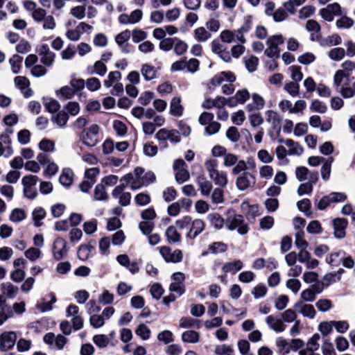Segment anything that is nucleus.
Masks as SVG:
<instances>
[{"label": "nucleus", "instance_id": "obj_1", "mask_svg": "<svg viewBox=\"0 0 355 355\" xmlns=\"http://www.w3.org/2000/svg\"><path fill=\"white\" fill-rule=\"evenodd\" d=\"M144 172V169L143 168L137 167L134 171V173H128L124 175L120 180V182H125V184H129L132 190L139 189L146 186L143 180Z\"/></svg>", "mask_w": 355, "mask_h": 355}, {"label": "nucleus", "instance_id": "obj_2", "mask_svg": "<svg viewBox=\"0 0 355 355\" xmlns=\"http://www.w3.org/2000/svg\"><path fill=\"white\" fill-rule=\"evenodd\" d=\"M284 38L282 35H275L267 39V48L264 54L270 58H278L279 57L280 49L279 46L284 44Z\"/></svg>", "mask_w": 355, "mask_h": 355}, {"label": "nucleus", "instance_id": "obj_3", "mask_svg": "<svg viewBox=\"0 0 355 355\" xmlns=\"http://www.w3.org/2000/svg\"><path fill=\"white\" fill-rule=\"evenodd\" d=\"M38 180V177L33 175H28L22 178L23 192L26 198L33 200L36 197L35 185Z\"/></svg>", "mask_w": 355, "mask_h": 355}, {"label": "nucleus", "instance_id": "obj_4", "mask_svg": "<svg viewBox=\"0 0 355 355\" xmlns=\"http://www.w3.org/2000/svg\"><path fill=\"white\" fill-rule=\"evenodd\" d=\"M279 108L283 112L289 114L302 113L306 107V103L304 100H297L294 104L289 100H282L278 103Z\"/></svg>", "mask_w": 355, "mask_h": 355}, {"label": "nucleus", "instance_id": "obj_5", "mask_svg": "<svg viewBox=\"0 0 355 355\" xmlns=\"http://www.w3.org/2000/svg\"><path fill=\"white\" fill-rule=\"evenodd\" d=\"M225 224L227 230L233 231L236 229L240 235H245L248 232V226L244 222L241 215L236 214L232 218H228Z\"/></svg>", "mask_w": 355, "mask_h": 355}, {"label": "nucleus", "instance_id": "obj_6", "mask_svg": "<svg viewBox=\"0 0 355 355\" xmlns=\"http://www.w3.org/2000/svg\"><path fill=\"white\" fill-rule=\"evenodd\" d=\"M173 167L177 183L181 184L189 180L190 174L187 168V164L183 159L175 160Z\"/></svg>", "mask_w": 355, "mask_h": 355}, {"label": "nucleus", "instance_id": "obj_7", "mask_svg": "<svg viewBox=\"0 0 355 355\" xmlns=\"http://www.w3.org/2000/svg\"><path fill=\"white\" fill-rule=\"evenodd\" d=\"M162 258L166 263H177L183 259V253L182 250L176 249L172 251L168 246L164 245L158 248Z\"/></svg>", "mask_w": 355, "mask_h": 355}, {"label": "nucleus", "instance_id": "obj_8", "mask_svg": "<svg viewBox=\"0 0 355 355\" xmlns=\"http://www.w3.org/2000/svg\"><path fill=\"white\" fill-rule=\"evenodd\" d=\"M99 131V126L97 124H92L85 128L81 135L83 141L89 146H94L98 141L97 135Z\"/></svg>", "mask_w": 355, "mask_h": 355}, {"label": "nucleus", "instance_id": "obj_9", "mask_svg": "<svg viewBox=\"0 0 355 355\" xmlns=\"http://www.w3.org/2000/svg\"><path fill=\"white\" fill-rule=\"evenodd\" d=\"M17 339L15 331H4L0 335V350L6 352L11 349L15 345Z\"/></svg>", "mask_w": 355, "mask_h": 355}, {"label": "nucleus", "instance_id": "obj_10", "mask_svg": "<svg viewBox=\"0 0 355 355\" xmlns=\"http://www.w3.org/2000/svg\"><path fill=\"white\" fill-rule=\"evenodd\" d=\"M256 184L255 177L250 173L244 172L236 180V188L239 191H245L252 187Z\"/></svg>", "mask_w": 355, "mask_h": 355}, {"label": "nucleus", "instance_id": "obj_11", "mask_svg": "<svg viewBox=\"0 0 355 355\" xmlns=\"http://www.w3.org/2000/svg\"><path fill=\"white\" fill-rule=\"evenodd\" d=\"M155 138L158 141L169 140L172 143H178L180 141V137L177 130H168L166 128L159 130L155 135Z\"/></svg>", "mask_w": 355, "mask_h": 355}, {"label": "nucleus", "instance_id": "obj_12", "mask_svg": "<svg viewBox=\"0 0 355 355\" xmlns=\"http://www.w3.org/2000/svg\"><path fill=\"white\" fill-rule=\"evenodd\" d=\"M14 83L25 98H29L33 94V91L30 88V81L26 77L18 76L15 78Z\"/></svg>", "mask_w": 355, "mask_h": 355}, {"label": "nucleus", "instance_id": "obj_13", "mask_svg": "<svg viewBox=\"0 0 355 355\" xmlns=\"http://www.w3.org/2000/svg\"><path fill=\"white\" fill-rule=\"evenodd\" d=\"M293 307L304 317L312 319L316 314L314 306L311 304H306L303 301L297 302Z\"/></svg>", "mask_w": 355, "mask_h": 355}, {"label": "nucleus", "instance_id": "obj_14", "mask_svg": "<svg viewBox=\"0 0 355 355\" xmlns=\"http://www.w3.org/2000/svg\"><path fill=\"white\" fill-rule=\"evenodd\" d=\"M131 37V31L129 30H125L115 37V42L120 47L122 52L125 53H129L128 49V40Z\"/></svg>", "mask_w": 355, "mask_h": 355}, {"label": "nucleus", "instance_id": "obj_15", "mask_svg": "<svg viewBox=\"0 0 355 355\" xmlns=\"http://www.w3.org/2000/svg\"><path fill=\"white\" fill-rule=\"evenodd\" d=\"M53 252L55 259L64 258L67 254V242L62 239H57L53 243Z\"/></svg>", "mask_w": 355, "mask_h": 355}, {"label": "nucleus", "instance_id": "obj_16", "mask_svg": "<svg viewBox=\"0 0 355 355\" xmlns=\"http://www.w3.org/2000/svg\"><path fill=\"white\" fill-rule=\"evenodd\" d=\"M266 322L271 329L276 332H283L286 329V325L282 320L273 315L267 316Z\"/></svg>", "mask_w": 355, "mask_h": 355}, {"label": "nucleus", "instance_id": "obj_17", "mask_svg": "<svg viewBox=\"0 0 355 355\" xmlns=\"http://www.w3.org/2000/svg\"><path fill=\"white\" fill-rule=\"evenodd\" d=\"M235 80L236 77L234 73L232 71H223L212 78L210 83L212 86H218L223 84L225 80L232 83L234 82Z\"/></svg>", "mask_w": 355, "mask_h": 355}, {"label": "nucleus", "instance_id": "obj_18", "mask_svg": "<svg viewBox=\"0 0 355 355\" xmlns=\"http://www.w3.org/2000/svg\"><path fill=\"white\" fill-rule=\"evenodd\" d=\"M347 224V220L345 218H338L333 220L334 235L337 239H343L345 236V229Z\"/></svg>", "mask_w": 355, "mask_h": 355}, {"label": "nucleus", "instance_id": "obj_19", "mask_svg": "<svg viewBox=\"0 0 355 355\" xmlns=\"http://www.w3.org/2000/svg\"><path fill=\"white\" fill-rule=\"evenodd\" d=\"M295 174L297 180L300 182H304L305 180L311 181V178L313 176L318 178L317 172H311L305 166L297 167Z\"/></svg>", "mask_w": 355, "mask_h": 355}, {"label": "nucleus", "instance_id": "obj_20", "mask_svg": "<svg viewBox=\"0 0 355 355\" xmlns=\"http://www.w3.org/2000/svg\"><path fill=\"white\" fill-rule=\"evenodd\" d=\"M205 223L201 219H195L191 223V228L187 233V237L191 239H194L199 235L205 229Z\"/></svg>", "mask_w": 355, "mask_h": 355}, {"label": "nucleus", "instance_id": "obj_21", "mask_svg": "<svg viewBox=\"0 0 355 355\" xmlns=\"http://www.w3.org/2000/svg\"><path fill=\"white\" fill-rule=\"evenodd\" d=\"M250 98V94L247 89L239 90L234 96L229 98V105L235 106L238 103L243 104Z\"/></svg>", "mask_w": 355, "mask_h": 355}, {"label": "nucleus", "instance_id": "obj_22", "mask_svg": "<svg viewBox=\"0 0 355 355\" xmlns=\"http://www.w3.org/2000/svg\"><path fill=\"white\" fill-rule=\"evenodd\" d=\"M209 177L218 187H225L227 184V173L225 171L218 169Z\"/></svg>", "mask_w": 355, "mask_h": 355}, {"label": "nucleus", "instance_id": "obj_23", "mask_svg": "<svg viewBox=\"0 0 355 355\" xmlns=\"http://www.w3.org/2000/svg\"><path fill=\"white\" fill-rule=\"evenodd\" d=\"M141 73L147 81L152 80L157 78V70L150 64H144L141 67Z\"/></svg>", "mask_w": 355, "mask_h": 355}, {"label": "nucleus", "instance_id": "obj_24", "mask_svg": "<svg viewBox=\"0 0 355 355\" xmlns=\"http://www.w3.org/2000/svg\"><path fill=\"white\" fill-rule=\"evenodd\" d=\"M107 71V67L102 60H97L92 67H87V71L89 74H96L101 77L104 76Z\"/></svg>", "mask_w": 355, "mask_h": 355}, {"label": "nucleus", "instance_id": "obj_25", "mask_svg": "<svg viewBox=\"0 0 355 355\" xmlns=\"http://www.w3.org/2000/svg\"><path fill=\"white\" fill-rule=\"evenodd\" d=\"M183 106L181 105L180 97H173L170 103V114L174 116L180 117L183 114Z\"/></svg>", "mask_w": 355, "mask_h": 355}, {"label": "nucleus", "instance_id": "obj_26", "mask_svg": "<svg viewBox=\"0 0 355 355\" xmlns=\"http://www.w3.org/2000/svg\"><path fill=\"white\" fill-rule=\"evenodd\" d=\"M193 35L194 39L198 42H206L211 37V34L203 26L196 28Z\"/></svg>", "mask_w": 355, "mask_h": 355}, {"label": "nucleus", "instance_id": "obj_27", "mask_svg": "<svg viewBox=\"0 0 355 355\" xmlns=\"http://www.w3.org/2000/svg\"><path fill=\"white\" fill-rule=\"evenodd\" d=\"M285 144L288 148V154L289 155H301L303 152L304 149L302 146L298 144L297 142L294 141L291 139H288L285 141Z\"/></svg>", "mask_w": 355, "mask_h": 355}, {"label": "nucleus", "instance_id": "obj_28", "mask_svg": "<svg viewBox=\"0 0 355 355\" xmlns=\"http://www.w3.org/2000/svg\"><path fill=\"white\" fill-rule=\"evenodd\" d=\"M318 180V178L313 176L311 181L301 184L297 189V193L300 196L311 193L313 191V186Z\"/></svg>", "mask_w": 355, "mask_h": 355}, {"label": "nucleus", "instance_id": "obj_29", "mask_svg": "<svg viewBox=\"0 0 355 355\" xmlns=\"http://www.w3.org/2000/svg\"><path fill=\"white\" fill-rule=\"evenodd\" d=\"M167 241L168 243H175L181 241V234L178 232L174 226H169L165 232Z\"/></svg>", "mask_w": 355, "mask_h": 355}, {"label": "nucleus", "instance_id": "obj_30", "mask_svg": "<svg viewBox=\"0 0 355 355\" xmlns=\"http://www.w3.org/2000/svg\"><path fill=\"white\" fill-rule=\"evenodd\" d=\"M243 262L241 260H235L232 262L225 263L222 268V270L225 273H236L243 268Z\"/></svg>", "mask_w": 355, "mask_h": 355}, {"label": "nucleus", "instance_id": "obj_31", "mask_svg": "<svg viewBox=\"0 0 355 355\" xmlns=\"http://www.w3.org/2000/svg\"><path fill=\"white\" fill-rule=\"evenodd\" d=\"M334 161V157H330L326 159L325 161L323 162V164L321 168V176L324 181H327L330 178L331 172V165Z\"/></svg>", "mask_w": 355, "mask_h": 355}, {"label": "nucleus", "instance_id": "obj_32", "mask_svg": "<svg viewBox=\"0 0 355 355\" xmlns=\"http://www.w3.org/2000/svg\"><path fill=\"white\" fill-rule=\"evenodd\" d=\"M55 93L57 96L62 100L71 99L76 94L75 90L68 85L62 87Z\"/></svg>", "mask_w": 355, "mask_h": 355}, {"label": "nucleus", "instance_id": "obj_33", "mask_svg": "<svg viewBox=\"0 0 355 355\" xmlns=\"http://www.w3.org/2000/svg\"><path fill=\"white\" fill-rule=\"evenodd\" d=\"M1 291L8 298H13L17 293L18 288L10 282H4L1 284Z\"/></svg>", "mask_w": 355, "mask_h": 355}, {"label": "nucleus", "instance_id": "obj_34", "mask_svg": "<svg viewBox=\"0 0 355 355\" xmlns=\"http://www.w3.org/2000/svg\"><path fill=\"white\" fill-rule=\"evenodd\" d=\"M73 171L69 168H64L60 176L59 181L62 185L69 187L73 182Z\"/></svg>", "mask_w": 355, "mask_h": 355}, {"label": "nucleus", "instance_id": "obj_35", "mask_svg": "<svg viewBox=\"0 0 355 355\" xmlns=\"http://www.w3.org/2000/svg\"><path fill=\"white\" fill-rule=\"evenodd\" d=\"M342 42V39L338 34H334L320 41V45L324 47L336 46Z\"/></svg>", "mask_w": 355, "mask_h": 355}, {"label": "nucleus", "instance_id": "obj_36", "mask_svg": "<svg viewBox=\"0 0 355 355\" xmlns=\"http://www.w3.org/2000/svg\"><path fill=\"white\" fill-rule=\"evenodd\" d=\"M284 89L291 96L296 97L300 94V85L296 81H291L284 85Z\"/></svg>", "mask_w": 355, "mask_h": 355}, {"label": "nucleus", "instance_id": "obj_37", "mask_svg": "<svg viewBox=\"0 0 355 355\" xmlns=\"http://www.w3.org/2000/svg\"><path fill=\"white\" fill-rule=\"evenodd\" d=\"M198 184L200 193L203 196H207L210 194L212 189L211 182L205 180L204 178H202L201 179L198 178Z\"/></svg>", "mask_w": 355, "mask_h": 355}, {"label": "nucleus", "instance_id": "obj_38", "mask_svg": "<svg viewBox=\"0 0 355 355\" xmlns=\"http://www.w3.org/2000/svg\"><path fill=\"white\" fill-rule=\"evenodd\" d=\"M345 55V51L343 48L336 47L328 52L329 58L334 61H340Z\"/></svg>", "mask_w": 355, "mask_h": 355}, {"label": "nucleus", "instance_id": "obj_39", "mask_svg": "<svg viewBox=\"0 0 355 355\" xmlns=\"http://www.w3.org/2000/svg\"><path fill=\"white\" fill-rule=\"evenodd\" d=\"M243 62L246 69L250 72H254L257 70L259 59L254 55H247L244 57Z\"/></svg>", "mask_w": 355, "mask_h": 355}, {"label": "nucleus", "instance_id": "obj_40", "mask_svg": "<svg viewBox=\"0 0 355 355\" xmlns=\"http://www.w3.org/2000/svg\"><path fill=\"white\" fill-rule=\"evenodd\" d=\"M266 121L270 123L274 128L278 127L281 124V119L275 111L268 110L266 113Z\"/></svg>", "mask_w": 355, "mask_h": 355}, {"label": "nucleus", "instance_id": "obj_41", "mask_svg": "<svg viewBox=\"0 0 355 355\" xmlns=\"http://www.w3.org/2000/svg\"><path fill=\"white\" fill-rule=\"evenodd\" d=\"M94 249V248L91 245H82L78 248V257L80 259L86 261L89 259L90 254Z\"/></svg>", "mask_w": 355, "mask_h": 355}, {"label": "nucleus", "instance_id": "obj_42", "mask_svg": "<svg viewBox=\"0 0 355 355\" xmlns=\"http://www.w3.org/2000/svg\"><path fill=\"white\" fill-rule=\"evenodd\" d=\"M207 218L211 224L217 230L221 229L224 225V220L217 213L209 214L207 216Z\"/></svg>", "mask_w": 355, "mask_h": 355}, {"label": "nucleus", "instance_id": "obj_43", "mask_svg": "<svg viewBox=\"0 0 355 355\" xmlns=\"http://www.w3.org/2000/svg\"><path fill=\"white\" fill-rule=\"evenodd\" d=\"M121 79V73L118 71H111L107 76V78L104 80V85L106 87H110Z\"/></svg>", "mask_w": 355, "mask_h": 355}, {"label": "nucleus", "instance_id": "obj_44", "mask_svg": "<svg viewBox=\"0 0 355 355\" xmlns=\"http://www.w3.org/2000/svg\"><path fill=\"white\" fill-rule=\"evenodd\" d=\"M26 217V214L24 209L19 208L14 209L9 216V219L14 223H19L24 220Z\"/></svg>", "mask_w": 355, "mask_h": 355}, {"label": "nucleus", "instance_id": "obj_45", "mask_svg": "<svg viewBox=\"0 0 355 355\" xmlns=\"http://www.w3.org/2000/svg\"><path fill=\"white\" fill-rule=\"evenodd\" d=\"M23 58L19 55H14L9 60V63L11 67V70L14 73L19 72Z\"/></svg>", "mask_w": 355, "mask_h": 355}, {"label": "nucleus", "instance_id": "obj_46", "mask_svg": "<svg viewBox=\"0 0 355 355\" xmlns=\"http://www.w3.org/2000/svg\"><path fill=\"white\" fill-rule=\"evenodd\" d=\"M182 340L185 343H198L199 341V334L195 331H186L182 335Z\"/></svg>", "mask_w": 355, "mask_h": 355}, {"label": "nucleus", "instance_id": "obj_47", "mask_svg": "<svg viewBox=\"0 0 355 355\" xmlns=\"http://www.w3.org/2000/svg\"><path fill=\"white\" fill-rule=\"evenodd\" d=\"M135 334L141 339L146 340L150 337V329L144 324H141L138 326L135 331Z\"/></svg>", "mask_w": 355, "mask_h": 355}, {"label": "nucleus", "instance_id": "obj_48", "mask_svg": "<svg viewBox=\"0 0 355 355\" xmlns=\"http://www.w3.org/2000/svg\"><path fill=\"white\" fill-rule=\"evenodd\" d=\"M92 340L100 348H105L110 344L109 338L105 334L95 335Z\"/></svg>", "mask_w": 355, "mask_h": 355}, {"label": "nucleus", "instance_id": "obj_49", "mask_svg": "<svg viewBox=\"0 0 355 355\" xmlns=\"http://www.w3.org/2000/svg\"><path fill=\"white\" fill-rule=\"evenodd\" d=\"M310 110L313 112H319L320 114H324L327 112V107L324 103H323L318 99H315V100L312 101V102L310 105Z\"/></svg>", "mask_w": 355, "mask_h": 355}, {"label": "nucleus", "instance_id": "obj_50", "mask_svg": "<svg viewBox=\"0 0 355 355\" xmlns=\"http://www.w3.org/2000/svg\"><path fill=\"white\" fill-rule=\"evenodd\" d=\"M227 246L223 242H214L208 246L210 253L218 254L222 253L227 250Z\"/></svg>", "mask_w": 355, "mask_h": 355}, {"label": "nucleus", "instance_id": "obj_51", "mask_svg": "<svg viewBox=\"0 0 355 355\" xmlns=\"http://www.w3.org/2000/svg\"><path fill=\"white\" fill-rule=\"evenodd\" d=\"M291 72V78L293 81L299 83L303 78V73L301 71V67L297 65H292L288 68Z\"/></svg>", "mask_w": 355, "mask_h": 355}, {"label": "nucleus", "instance_id": "obj_52", "mask_svg": "<svg viewBox=\"0 0 355 355\" xmlns=\"http://www.w3.org/2000/svg\"><path fill=\"white\" fill-rule=\"evenodd\" d=\"M173 46L174 51L177 55H182L188 49V45L185 42L176 37L175 38Z\"/></svg>", "mask_w": 355, "mask_h": 355}, {"label": "nucleus", "instance_id": "obj_53", "mask_svg": "<svg viewBox=\"0 0 355 355\" xmlns=\"http://www.w3.org/2000/svg\"><path fill=\"white\" fill-rule=\"evenodd\" d=\"M131 36L134 43H139L146 40L148 34L141 29L135 28L131 32Z\"/></svg>", "mask_w": 355, "mask_h": 355}, {"label": "nucleus", "instance_id": "obj_54", "mask_svg": "<svg viewBox=\"0 0 355 355\" xmlns=\"http://www.w3.org/2000/svg\"><path fill=\"white\" fill-rule=\"evenodd\" d=\"M39 148L44 152H53L55 150V142L49 139H43L39 143Z\"/></svg>", "mask_w": 355, "mask_h": 355}, {"label": "nucleus", "instance_id": "obj_55", "mask_svg": "<svg viewBox=\"0 0 355 355\" xmlns=\"http://www.w3.org/2000/svg\"><path fill=\"white\" fill-rule=\"evenodd\" d=\"M42 252L36 248H30L25 251V257L31 261H35L40 258Z\"/></svg>", "mask_w": 355, "mask_h": 355}, {"label": "nucleus", "instance_id": "obj_56", "mask_svg": "<svg viewBox=\"0 0 355 355\" xmlns=\"http://www.w3.org/2000/svg\"><path fill=\"white\" fill-rule=\"evenodd\" d=\"M85 86L90 92H96L101 87V81L97 78H89L85 81Z\"/></svg>", "mask_w": 355, "mask_h": 355}, {"label": "nucleus", "instance_id": "obj_57", "mask_svg": "<svg viewBox=\"0 0 355 355\" xmlns=\"http://www.w3.org/2000/svg\"><path fill=\"white\" fill-rule=\"evenodd\" d=\"M267 288L263 284H259L253 288L252 294L255 299L263 297L267 293Z\"/></svg>", "mask_w": 355, "mask_h": 355}, {"label": "nucleus", "instance_id": "obj_58", "mask_svg": "<svg viewBox=\"0 0 355 355\" xmlns=\"http://www.w3.org/2000/svg\"><path fill=\"white\" fill-rule=\"evenodd\" d=\"M336 26L339 28H349L354 25V20L347 16H343L336 22Z\"/></svg>", "mask_w": 355, "mask_h": 355}, {"label": "nucleus", "instance_id": "obj_59", "mask_svg": "<svg viewBox=\"0 0 355 355\" xmlns=\"http://www.w3.org/2000/svg\"><path fill=\"white\" fill-rule=\"evenodd\" d=\"M320 335L318 334H314L307 342L306 347L304 348L306 349H309L311 351L316 352L320 347L318 341L320 340Z\"/></svg>", "mask_w": 355, "mask_h": 355}, {"label": "nucleus", "instance_id": "obj_60", "mask_svg": "<svg viewBox=\"0 0 355 355\" xmlns=\"http://www.w3.org/2000/svg\"><path fill=\"white\" fill-rule=\"evenodd\" d=\"M315 306L321 312H327L332 308V303L328 299H320L315 303Z\"/></svg>", "mask_w": 355, "mask_h": 355}, {"label": "nucleus", "instance_id": "obj_61", "mask_svg": "<svg viewBox=\"0 0 355 355\" xmlns=\"http://www.w3.org/2000/svg\"><path fill=\"white\" fill-rule=\"evenodd\" d=\"M281 316H282V320L283 322H295L296 318H297V313L296 312L291 309H288L286 311H284L282 314H281Z\"/></svg>", "mask_w": 355, "mask_h": 355}, {"label": "nucleus", "instance_id": "obj_62", "mask_svg": "<svg viewBox=\"0 0 355 355\" xmlns=\"http://www.w3.org/2000/svg\"><path fill=\"white\" fill-rule=\"evenodd\" d=\"M289 302V298L286 295H281L275 301V307L278 311L284 309Z\"/></svg>", "mask_w": 355, "mask_h": 355}, {"label": "nucleus", "instance_id": "obj_63", "mask_svg": "<svg viewBox=\"0 0 355 355\" xmlns=\"http://www.w3.org/2000/svg\"><path fill=\"white\" fill-rule=\"evenodd\" d=\"M220 123L216 121H213L211 123H210L205 127V131L207 135L211 136L218 133L220 131Z\"/></svg>", "mask_w": 355, "mask_h": 355}, {"label": "nucleus", "instance_id": "obj_64", "mask_svg": "<svg viewBox=\"0 0 355 355\" xmlns=\"http://www.w3.org/2000/svg\"><path fill=\"white\" fill-rule=\"evenodd\" d=\"M214 353L216 355H230L234 353V349L230 345H220L215 347Z\"/></svg>", "mask_w": 355, "mask_h": 355}]
</instances>
